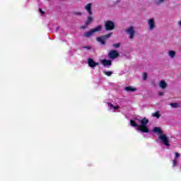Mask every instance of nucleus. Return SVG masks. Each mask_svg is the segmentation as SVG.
I'll list each match as a JSON object with an SVG mask.
<instances>
[{
	"mask_svg": "<svg viewBox=\"0 0 181 181\" xmlns=\"http://www.w3.org/2000/svg\"><path fill=\"white\" fill-rule=\"evenodd\" d=\"M170 107H173V108H177L179 107V103H174L170 104Z\"/></svg>",
	"mask_w": 181,
	"mask_h": 181,
	"instance_id": "nucleus-19",
	"label": "nucleus"
},
{
	"mask_svg": "<svg viewBox=\"0 0 181 181\" xmlns=\"http://www.w3.org/2000/svg\"><path fill=\"white\" fill-rule=\"evenodd\" d=\"M105 28L107 31L114 30L115 29V23L111 21H105Z\"/></svg>",
	"mask_w": 181,
	"mask_h": 181,
	"instance_id": "nucleus-5",
	"label": "nucleus"
},
{
	"mask_svg": "<svg viewBox=\"0 0 181 181\" xmlns=\"http://www.w3.org/2000/svg\"><path fill=\"white\" fill-rule=\"evenodd\" d=\"M101 29H103V26L98 25L95 28L91 29L90 30L86 32L83 36L85 37H90V36H92L93 33H95V32H100L101 31Z\"/></svg>",
	"mask_w": 181,
	"mask_h": 181,
	"instance_id": "nucleus-3",
	"label": "nucleus"
},
{
	"mask_svg": "<svg viewBox=\"0 0 181 181\" xmlns=\"http://www.w3.org/2000/svg\"><path fill=\"white\" fill-rule=\"evenodd\" d=\"M103 74L105 75V76H107V77H110V76H112V71H103Z\"/></svg>",
	"mask_w": 181,
	"mask_h": 181,
	"instance_id": "nucleus-18",
	"label": "nucleus"
},
{
	"mask_svg": "<svg viewBox=\"0 0 181 181\" xmlns=\"http://www.w3.org/2000/svg\"><path fill=\"white\" fill-rule=\"evenodd\" d=\"M159 86L160 87V88L165 89L168 86V84L165 81H161L159 83Z\"/></svg>",
	"mask_w": 181,
	"mask_h": 181,
	"instance_id": "nucleus-13",
	"label": "nucleus"
},
{
	"mask_svg": "<svg viewBox=\"0 0 181 181\" xmlns=\"http://www.w3.org/2000/svg\"><path fill=\"white\" fill-rule=\"evenodd\" d=\"M92 4L89 3L87 5L85 6V9L87 11V12L89 13V15H93V11H91V6Z\"/></svg>",
	"mask_w": 181,
	"mask_h": 181,
	"instance_id": "nucleus-10",
	"label": "nucleus"
},
{
	"mask_svg": "<svg viewBox=\"0 0 181 181\" xmlns=\"http://www.w3.org/2000/svg\"><path fill=\"white\" fill-rule=\"evenodd\" d=\"M39 11H40V13L41 15H45V11H43V10H42V8H40Z\"/></svg>",
	"mask_w": 181,
	"mask_h": 181,
	"instance_id": "nucleus-25",
	"label": "nucleus"
},
{
	"mask_svg": "<svg viewBox=\"0 0 181 181\" xmlns=\"http://www.w3.org/2000/svg\"><path fill=\"white\" fill-rule=\"evenodd\" d=\"M163 1H165V0H158V2L161 3V2H163Z\"/></svg>",
	"mask_w": 181,
	"mask_h": 181,
	"instance_id": "nucleus-30",
	"label": "nucleus"
},
{
	"mask_svg": "<svg viewBox=\"0 0 181 181\" xmlns=\"http://www.w3.org/2000/svg\"><path fill=\"white\" fill-rule=\"evenodd\" d=\"M130 125H132V127H134L135 128H139V125H138L133 119L130 120Z\"/></svg>",
	"mask_w": 181,
	"mask_h": 181,
	"instance_id": "nucleus-16",
	"label": "nucleus"
},
{
	"mask_svg": "<svg viewBox=\"0 0 181 181\" xmlns=\"http://www.w3.org/2000/svg\"><path fill=\"white\" fill-rule=\"evenodd\" d=\"M88 64L89 67H91L92 69H93V67H95L96 66L100 65V64L98 62H94V59H91V58H89L88 59Z\"/></svg>",
	"mask_w": 181,
	"mask_h": 181,
	"instance_id": "nucleus-8",
	"label": "nucleus"
},
{
	"mask_svg": "<svg viewBox=\"0 0 181 181\" xmlns=\"http://www.w3.org/2000/svg\"><path fill=\"white\" fill-rule=\"evenodd\" d=\"M75 15L81 16L82 13H81V12H76V13H75Z\"/></svg>",
	"mask_w": 181,
	"mask_h": 181,
	"instance_id": "nucleus-27",
	"label": "nucleus"
},
{
	"mask_svg": "<svg viewBox=\"0 0 181 181\" xmlns=\"http://www.w3.org/2000/svg\"><path fill=\"white\" fill-rule=\"evenodd\" d=\"M148 78V74L146 72L143 74V80H146Z\"/></svg>",
	"mask_w": 181,
	"mask_h": 181,
	"instance_id": "nucleus-21",
	"label": "nucleus"
},
{
	"mask_svg": "<svg viewBox=\"0 0 181 181\" xmlns=\"http://www.w3.org/2000/svg\"><path fill=\"white\" fill-rule=\"evenodd\" d=\"M108 105H110V108H112L113 110H118L119 108V107L118 106H114V105H112V103H108Z\"/></svg>",
	"mask_w": 181,
	"mask_h": 181,
	"instance_id": "nucleus-20",
	"label": "nucleus"
},
{
	"mask_svg": "<svg viewBox=\"0 0 181 181\" xmlns=\"http://www.w3.org/2000/svg\"><path fill=\"white\" fill-rule=\"evenodd\" d=\"M87 28V25H83L82 27H81V29H86Z\"/></svg>",
	"mask_w": 181,
	"mask_h": 181,
	"instance_id": "nucleus-29",
	"label": "nucleus"
},
{
	"mask_svg": "<svg viewBox=\"0 0 181 181\" xmlns=\"http://www.w3.org/2000/svg\"><path fill=\"white\" fill-rule=\"evenodd\" d=\"M175 54H176V52L175 51H172V50L169 51V56L172 59H173V57H175Z\"/></svg>",
	"mask_w": 181,
	"mask_h": 181,
	"instance_id": "nucleus-17",
	"label": "nucleus"
},
{
	"mask_svg": "<svg viewBox=\"0 0 181 181\" xmlns=\"http://www.w3.org/2000/svg\"><path fill=\"white\" fill-rule=\"evenodd\" d=\"M101 63L105 67H106V66H111V64H112V62L108 59H102Z\"/></svg>",
	"mask_w": 181,
	"mask_h": 181,
	"instance_id": "nucleus-11",
	"label": "nucleus"
},
{
	"mask_svg": "<svg viewBox=\"0 0 181 181\" xmlns=\"http://www.w3.org/2000/svg\"><path fill=\"white\" fill-rule=\"evenodd\" d=\"M91 22H93V17L91 16H88V19L86 21V22L85 23V25H86V26H88V25H90V23H91Z\"/></svg>",
	"mask_w": 181,
	"mask_h": 181,
	"instance_id": "nucleus-15",
	"label": "nucleus"
},
{
	"mask_svg": "<svg viewBox=\"0 0 181 181\" xmlns=\"http://www.w3.org/2000/svg\"><path fill=\"white\" fill-rule=\"evenodd\" d=\"M153 132H156L159 134L158 139L161 141L162 144H163L165 146H170V144H169V138L165 134H163V132L162 131L160 127H154Z\"/></svg>",
	"mask_w": 181,
	"mask_h": 181,
	"instance_id": "nucleus-1",
	"label": "nucleus"
},
{
	"mask_svg": "<svg viewBox=\"0 0 181 181\" xmlns=\"http://www.w3.org/2000/svg\"><path fill=\"white\" fill-rule=\"evenodd\" d=\"M158 95H160V96L164 95L163 92H160V93H158Z\"/></svg>",
	"mask_w": 181,
	"mask_h": 181,
	"instance_id": "nucleus-28",
	"label": "nucleus"
},
{
	"mask_svg": "<svg viewBox=\"0 0 181 181\" xmlns=\"http://www.w3.org/2000/svg\"><path fill=\"white\" fill-rule=\"evenodd\" d=\"M151 117H153L155 118L159 119L160 118V111H157L154 113L151 114Z\"/></svg>",
	"mask_w": 181,
	"mask_h": 181,
	"instance_id": "nucleus-14",
	"label": "nucleus"
},
{
	"mask_svg": "<svg viewBox=\"0 0 181 181\" xmlns=\"http://www.w3.org/2000/svg\"><path fill=\"white\" fill-rule=\"evenodd\" d=\"M148 23L150 30H152L155 28V21H153V18H151L150 20H148Z\"/></svg>",
	"mask_w": 181,
	"mask_h": 181,
	"instance_id": "nucleus-9",
	"label": "nucleus"
},
{
	"mask_svg": "<svg viewBox=\"0 0 181 181\" xmlns=\"http://www.w3.org/2000/svg\"><path fill=\"white\" fill-rule=\"evenodd\" d=\"M83 49H87L88 50H91V47L90 46H84Z\"/></svg>",
	"mask_w": 181,
	"mask_h": 181,
	"instance_id": "nucleus-24",
	"label": "nucleus"
},
{
	"mask_svg": "<svg viewBox=\"0 0 181 181\" xmlns=\"http://www.w3.org/2000/svg\"><path fill=\"white\" fill-rule=\"evenodd\" d=\"M119 56V54L117 50H115V49L110 51L107 54V57H109V59H111L112 60L117 59V57H118Z\"/></svg>",
	"mask_w": 181,
	"mask_h": 181,
	"instance_id": "nucleus-6",
	"label": "nucleus"
},
{
	"mask_svg": "<svg viewBox=\"0 0 181 181\" xmlns=\"http://www.w3.org/2000/svg\"><path fill=\"white\" fill-rule=\"evenodd\" d=\"M179 25H180V26H181V21L179 22Z\"/></svg>",
	"mask_w": 181,
	"mask_h": 181,
	"instance_id": "nucleus-31",
	"label": "nucleus"
},
{
	"mask_svg": "<svg viewBox=\"0 0 181 181\" xmlns=\"http://www.w3.org/2000/svg\"><path fill=\"white\" fill-rule=\"evenodd\" d=\"M126 32L129 35V39H134V36H135V30L134 29V27H129L126 30Z\"/></svg>",
	"mask_w": 181,
	"mask_h": 181,
	"instance_id": "nucleus-7",
	"label": "nucleus"
},
{
	"mask_svg": "<svg viewBox=\"0 0 181 181\" xmlns=\"http://www.w3.org/2000/svg\"><path fill=\"white\" fill-rule=\"evenodd\" d=\"M125 91H127L128 93L132 92L134 93V91H136V88H133L132 86H127L124 88Z\"/></svg>",
	"mask_w": 181,
	"mask_h": 181,
	"instance_id": "nucleus-12",
	"label": "nucleus"
},
{
	"mask_svg": "<svg viewBox=\"0 0 181 181\" xmlns=\"http://www.w3.org/2000/svg\"><path fill=\"white\" fill-rule=\"evenodd\" d=\"M177 165V162H176V159H174L173 160V168H175V166H176Z\"/></svg>",
	"mask_w": 181,
	"mask_h": 181,
	"instance_id": "nucleus-23",
	"label": "nucleus"
},
{
	"mask_svg": "<svg viewBox=\"0 0 181 181\" xmlns=\"http://www.w3.org/2000/svg\"><path fill=\"white\" fill-rule=\"evenodd\" d=\"M180 156V153H175V158H179Z\"/></svg>",
	"mask_w": 181,
	"mask_h": 181,
	"instance_id": "nucleus-26",
	"label": "nucleus"
},
{
	"mask_svg": "<svg viewBox=\"0 0 181 181\" xmlns=\"http://www.w3.org/2000/svg\"><path fill=\"white\" fill-rule=\"evenodd\" d=\"M139 122L141 125H139L138 131L148 134V132H149V128L146 125L148 124L149 119H148L146 117H144L139 121Z\"/></svg>",
	"mask_w": 181,
	"mask_h": 181,
	"instance_id": "nucleus-2",
	"label": "nucleus"
},
{
	"mask_svg": "<svg viewBox=\"0 0 181 181\" xmlns=\"http://www.w3.org/2000/svg\"><path fill=\"white\" fill-rule=\"evenodd\" d=\"M119 46H121V44H120V43H116V44H113V45H112V47H116V48L119 47Z\"/></svg>",
	"mask_w": 181,
	"mask_h": 181,
	"instance_id": "nucleus-22",
	"label": "nucleus"
},
{
	"mask_svg": "<svg viewBox=\"0 0 181 181\" xmlns=\"http://www.w3.org/2000/svg\"><path fill=\"white\" fill-rule=\"evenodd\" d=\"M112 35V33H110L105 35H102L100 37H96V40L97 42H99L100 43H101V45H105V40H107V39H110V37H111Z\"/></svg>",
	"mask_w": 181,
	"mask_h": 181,
	"instance_id": "nucleus-4",
	"label": "nucleus"
}]
</instances>
